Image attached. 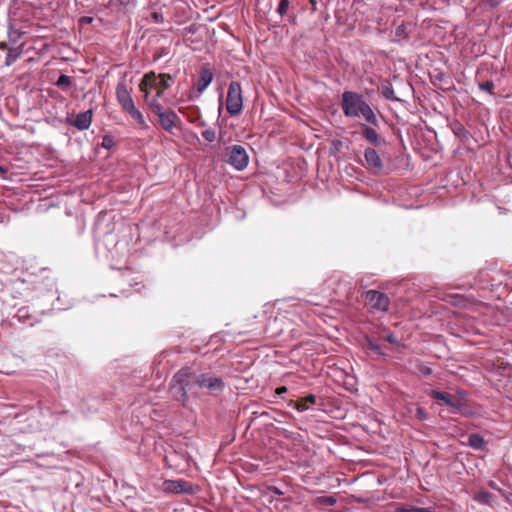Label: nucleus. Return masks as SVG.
<instances>
[{
  "label": "nucleus",
  "instance_id": "nucleus-1",
  "mask_svg": "<svg viewBox=\"0 0 512 512\" xmlns=\"http://www.w3.org/2000/svg\"><path fill=\"white\" fill-rule=\"evenodd\" d=\"M341 108L345 116L357 118L370 125H377V115L371 106L365 101L363 95L344 91L341 99Z\"/></svg>",
  "mask_w": 512,
  "mask_h": 512
},
{
  "label": "nucleus",
  "instance_id": "nucleus-2",
  "mask_svg": "<svg viewBox=\"0 0 512 512\" xmlns=\"http://www.w3.org/2000/svg\"><path fill=\"white\" fill-rule=\"evenodd\" d=\"M174 78L168 73L156 74L154 71L145 73L140 81L139 89L143 93L144 100L148 106L151 102H159L167 89L171 87Z\"/></svg>",
  "mask_w": 512,
  "mask_h": 512
},
{
  "label": "nucleus",
  "instance_id": "nucleus-3",
  "mask_svg": "<svg viewBox=\"0 0 512 512\" xmlns=\"http://www.w3.org/2000/svg\"><path fill=\"white\" fill-rule=\"evenodd\" d=\"M197 384V374L190 367H184L173 376L169 386L170 395L174 400L184 404L188 401L189 395L194 394Z\"/></svg>",
  "mask_w": 512,
  "mask_h": 512
},
{
  "label": "nucleus",
  "instance_id": "nucleus-4",
  "mask_svg": "<svg viewBox=\"0 0 512 512\" xmlns=\"http://www.w3.org/2000/svg\"><path fill=\"white\" fill-rule=\"evenodd\" d=\"M116 95L119 103L122 108L127 111L132 118H134L139 124L144 123V118L142 113L135 107L134 101L130 96L125 85H118L116 90Z\"/></svg>",
  "mask_w": 512,
  "mask_h": 512
},
{
  "label": "nucleus",
  "instance_id": "nucleus-5",
  "mask_svg": "<svg viewBox=\"0 0 512 512\" xmlns=\"http://www.w3.org/2000/svg\"><path fill=\"white\" fill-rule=\"evenodd\" d=\"M243 107V97H242V89L240 83L237 81H232L229 84L227 98H226V108L227 111L236 115L241 112Z\"/></svg>",
  "mask_w": 512,
  "mask_h": 512
},
{
  "label": "nucleus",
  "instance_id": "nucleus-6",
  "mask_svg": "<svg viewBox=\"0 0 512 512\" xmlns=\"http://www.w3.org/2000/svg\"><path fill=\"white\" fill-rule=\"evenodd\" d=\"M214 78L212 69L206 64L200 69L197 81L193 84L192 91L188 95V100L199 97L206 88L211 84Z\"/></svg>",
  "mask_w": 512,
  "mask_h": 512
},
{
  "label": "nucleus",
  "instance_id": "nucleus-7",
  "mask_svg": "<svg viewBox=\"0 0 512 512\" xmlns=\"http://www.w3.org/2000/svg\"><path fill=\"white\" fill-rule=\"evenodd\" d=\"M149 107L151 111L159 118L162 128H173L176 126L178 116L174 111L165 109L160 102H155V100L151 102V106Z\"/></svg>",
  "mask_w": 512,
  "mask_h": 512
},
{
  "label": "nucleus",
  "instance_id": "nucleus-8",
  "mask_svg": "<svg viewBox=\"0 0 512 512\" xmlns=\"http://www.w3.org/2000/svg\"><path fill=\"white\" fill-rule=\"evenodd\" d=\"M227 162L236 170L241 171L245 169L249 162V157L246 150L240 145H233L229 148Z\"/></svg>",
  "mask_w": 512,
  "mask_h": 512
},
{
  "label": "nucleus",
  "instance_id": "nucleus-9",
  "mask_svg": "<svg viewBox=\"0 0 512 512\" xmlns=\"http://www.w3.org/2000/svg\"><path fill=\"white\" fill-rule=\"evenodd\" d=\"M365 299L372 309L387 312L389 310L390 299L389 297L377 290H368L365 293Z\"/></svg>",
  "mask_w": 512,
  "mask_h": 512
},
{
  "label": "nucleus",
  "instance_id": "nucleus-10",
  "mask_svg": "<svg viewBox=\"0 0 512 512\" xmlns=\"http://www.w3.org/2000/svg\"><path fill=\"white\" fill-rule=\"evenodd\" d=\"M430 396L435 400L443 401L453 413L465 414L466 405L460 399L438 390H432Z\"/></svg>",
  "mask_w": 512,
  "mask_h": 512
},
{
  "label": "nucleus",
  "instance_id": "nucleus-11",
  "mask_svg": "<svg viewBox=\"0 0 512 512\" xmlns=\"http://www.w3.org/2000/svg\"><path fill=\"white\" fill-rule=\"evenodd\" d=\"M197 387L206 388L210 393L222 392L225 385L221 378L204 373L197 375Z\"/></svg>",
  "mask_w": 512,
  "mask_h": 512
},
{
  "label": "nucleus",
  "instance_id": "nucleus-12",
  "mask_svg": "<svg viewBox=\"0 0 512 512\" xmlns=\"http://www.w3.org/2000/svg\"><path fill=\"white\" fill-rule=\"evenodd\" d=\"M93 112L91 109L80 112L76 115L67 116V124L74 128L83 129L89 128L92 122Z\"/></svg>",
  "mask_w": 512,
  "mask_h": 512
},
{
  "label": "nucleus",
  "instance_id": "nucleus-13",
  "mask_svg": "<svg viewBox=\"0 0 512 512\" xmlns=\"http://www.w3.org/2000/svg\"><path fill=\"white\" fill-rule=\"evenodd\" d=\"M478 87L480 90L488 92L490 95H496L494 92L495 84L493 81H485L478 84ZM497 95L499 97L508 98L512 95V87L510 88H503L498 91Z\"/></svg>",
  "mask_w": 512,
  "mask_h": 512
},
{
  "label": "nucleus",
  "instance_id": "nucleus-14",
  "mask_svg": "<svg viewBox=\"0 0 512 512\" xmlns=\"http://www.w3.org/2000/svg\"><path fill=\"white\" fill-rule=\"evenodd\" d=\"M365 160L370 168L381 169L382 162L378 152L373 148H367L364 152Z\"/></svg>",
  "mask_w": 512,
  "mask_h": 512
},
{
  "label": "nucleus",
  "instance_id": "nucleus-15",
  "mask_svg": "<svg viewBox=\"0 0 512 512\" xmlns=\"http://www.w3.org/2000/svg\"><path fill=\"white\" fill-rule=\"evenodd\" d=\"M166 489L175 493L189 492L190 484L184 480H171L165 483Z\"/></svg>",
  "mask_w": 512,
  "mask_h": 512
},
{
  "label": "nucleus",
  "instance_id": "nucleus-16",
  "mask_svg": "<svg viewBox=\"0 0 512 512\" xmlns=\"http://www.w3.org/2000/svg\"><path fill=\"white\" fill-rule=\"evenodd\" d=\"M308 404H316V396L313 395V394H310L304 398H301L299 400H297L294 404H293V407L299 411V412H303V411H306L309 406Z\"/></svg>",
  "mask_w": 512,
  "mask_h": 512
},
{
  "label": "nucleus",
  "instance_id": "nucleus-17",
  "mask_svg": "<svg viewBox=\"0 0 512 512\" xmlns=\"http://www.w3.org/2000/svg\"><path fill=\"white\" fill-rule=\"evenodd\" d=\"M468 445L477 450H483L486 442L480 434L473 433L468 437Z\"/></svg>",
  "mask_w": 512,
  "mask_h": 512
},
{
  "label": "nucleus",
  "instance_id": "nucleus-18",
  "mask_svg": "<svg viewBox=\"0 0 512 512\" xmlns=\"http://www.w3.org/2000/svg\"><path fill=\"white\" fill-rule=\"evenodd\" d=\"M365 347H366L368 350H370V351L374 352L375 354L382 355V356H384V355H385V353L383 352V350H382L381 346H380L379 344H377V343L373 340V338H371V337H369V336L365 337Z\"/></svg>",
  "mask_w": 512,
  "mask_h": 512
},
{
  "label": "nucleus",
  "instance_id": "nucleus-19",
  "mask_svg": "<svg viewBox=\"0 0 512 512\" xmlns=\"http://www.w3.org/2000/svg\"><path fill=\"white\" fill-rule=\"evenodd\" d=\"M364 131V136L365 138L373 143L374 145L378 146V145H381L382 142H384V140L378 136V134L376 133V130H363Z\"/></svg>",
  "mask_w": 512,
  "mask_h": 512
},
{
  "label": "nucleus",
  "instance_id": "nucleus-20",
  "mask_svg": "<svg viewBox=\"0 0 512 512\" xmlns=\"http://www.w3.org/2000/svg\"><path fill=\"white\" fill-rule=\"evenodd\" d=\"M398 512H439L433 508L417 507V506H400Z\"/></svg>",
  "mask_w": 512,
  "mask_h": 512
},
{
  "label": "nucleus",
  "instance_id": "nucleus-21",
  "mask_svg": "<svg viewBox=\"0 0 512 512\" xmlns=\"http://www.w3.org/2000/svg\"><path fill=\"white\" fill-rule=\"evenodd\" d=\"M381 94L384 98L387 100H397V97L395 96L394 90L391 87V85L386 82L385 84H382L381 86Z\"/></svg>",
  "mask_w": 512,
  "mask_h": 512
},
{
  "label": "nucleus",
  "instance_id": "nucleus-22",
  "mask_svg": "<svg viewBox=\"0 0 512 512\" xmlns=\"http://www.w3.org/2000/svg\"><path fill=\"white\" fill-rule=\"evenodd\" d=\"M55 84L63 90H68L69 88H71L73 81L71 77L62 74L60 75Z\"/></svg>",
  "mask_w": 512,
  "mask_h": 512
},
{
  "label": "nucleus",
  "instance_id": "nucleus-23",
  "mask_svg": "<svg viewBox=\"0 0 512 512\" xmlns=\"http://www.w3.org/2000/svg\"><path fill=\"white\" fill-rule=\"evenodd\" d=\"M19 56L20 52L18 51V49H9L5 59V64L7 66H10L18 59Z\"/></svg>",
  "mask_w": 512,
  "mask_h": 512
},
{
  "label": "nucleus",
  "instance_id": "nucleus-24",
  "mask_svg": "<svg viewBox=\"0 0 512 512\" xmlns=\"http://www.w3.org/2000/svg\"><path fill=\"white\" fill-rule=\"evenodd\" d=\"M289 5H290L289 0H280L278 7H277V13L280 16L285 15L288 11Z\"/></svg>",
  "mask_w": 512,
  "mask_h": 512
},
{
  "label": "nucleus",
  "instance_id": "nucleus-25",
  "mask_svg": "<svg viewBox=\"0 0 512 512\" xmlns=\"http://www.w3.org/2000/svg\"><path fill=\"white\" fill-rule=\"evenodd\" d=\"M115 145L114 138L111 135H105L102 139L101 146L110 150Z\"/></svg>",
  "mask_w": 512,
  "mask_h": 512
},
{
  "label": "nucleus",
  "instance_id": "nucleus-26",
  "mask_svg": "<svg viewBox=\"0 0 512 512\" xmlns=\"http://www.w3.org/2000/svg\"><path fill=\"white\" fill-rule=\"evenodd\" d=\"M203 137L208 142H213L216 139V130H203Z\"/></svg>",
  "mask_w": 512,
  "mask_h": 512
},
{
  "label": "nucleus",
  "instance_id": "nucleus-27",
  "mask_svg": "<svg viewBox=\"0 0 512 512\" xmlns=\"http://www.w3.org/2000/svg\"><path fill=\"white\" fill-rule=\"evenodd\" d=\"M415 416L418 420L425 421L428 418V413L424 408L417 407Z\"/></svg>",
  "mask_w": 512,
  "mask_h": 512
},
{
  "label": "nucleus",
  "instance_id": "nucleus-28",
  "mask_svg": "<svg viewBox=\"0 0 512 512\" xmlns=\"http://www.w3.org/2000/svg\"><path fill=\"white\" fill-rule=\"evenodd\" d=\"M17 317L19 320H23L25 321L26 319H28L29 315H28V309L27 308H20L18 311H17Z\"/></svg>",
  "mask_w": 512,
  "mask_h": 512
},
{
  "label": "nucleus",
  "instance_id": "nucleus-29",
  "mask_svg": "<svg viewBox=\"0 0 512 512\" xmlns=\"http://www.w3.org/2000/svg\"><path fill=\"white\" fill-rule=\"evenodd\" d=\"M452 131H453L454 135H455L457 138L461 139V140H463V139H465V138H466V133L468 132V130H462V129H459V130H452Z\"/></svg>",
  "mask_w": 512,
  "mask_h": 512
},
{
  "label": "nucleus",
  "instance_id": "nucleus-30",
  "mask_svg": "<svg viewBox=\"0 0 512 512\" xmlns=\"http://www.w3.org/2000/svg\"><path fill=\"white\" fill-rule=\"evenodd\" d=\"M386 341L390 344H398V338L395 334L390 333L386 336Z\"/></svg>",
  "mask_w": 512,
  "mask_h": 512
},
{
  "label": "nucleus",
  "instance_id": "nucleus-31",
  "mask_svg": "<svg viewBox=\"0 0 512 512\" xmlns=\"http://www.w3.org/2000/svg\"><path fill=\"white\" fill-rule=\"evenodd\" d=\"M119 5L126 7L132 3L133 0H115Z\"/></svg>",
  "mask_w": 512,
  "mask_h": 512
},
{
  "label": "nucleus",
  "instance_id": "nucleus-32",
  "mask_svg": "<svg viewBox=\"0 0 512 512\" xmlns=\"http://www.w3.org/2000/svg\"><path fill=\"white\" fill-rule=\"evenodd\" d=\"M286 392H287V388H286L285 386L278 387V388L276 389V394H278V395H282V394H284V393H286Z\"/></svg>",
  "mask_w": 512,
  "mask_h": 512
},
{
  "label": "nucleus",
  "instance_id": "nucleus-33",
  "mask_svg": "<svg viewBox=\"0 0 512 512\" xmlns=\"http://www.w3.org/2000/svg\"><path fill=\"white\" fill-rule=\"evenodd\" d=\"M422 372H423L424 374H427V375H428V374H431L432 370H431V368H429V367H425V369H423V370H422Z\"/></svg>",
  "mask_w": 512,
  "mask_h": 512
},
{
  "label": "nucleus",
  "instance_id": "nucleus-34",
  "mask_svg": "<svg viewBox=\"0 0 512 512\" xmlns=\"http://www.w3.org/2000/svg\"><path fill=\"white\" fill-rule=\"evenodd\" d=\"M152 17L155 21H158L160 16L157 12H154V13H152Z\"/></svg>",
  "mask_w": 512,
  "mask_h": 512
},
{
  "label": "nucleus",
  "instance_id": "nucleus-35",
  "mask_svg": "<svg viewBox=\"0 0 512 512\" xmlns=\"http://www.w3.org/2000/svg\"><path fill=\"white\" fill-rule=\"evenodd\" d=\"M333 145L335 146V149L338 150L339 146L341 145V141L333 142Z\"/></svg>",
  "mask_w": 512,
  "mask_h": 512
},
{
  "label": "nucleus",
  "instance_id": "nucleus-36",
  "mask_svg": "<svg viewBox=\"0 0 512 512\" xmlns=\"http://www.w3.org/2000/svg\"><path fill=\"white\" fill-rule=\"evenodd\" d=\"M309 1H310L311 5H312L313 9H315V6L317 4L316 0H309Z\"/></svg>",
  "mask_w": 512,
  "mask_h": 512
},
{
  "label": "nucleus",
  "instance_id": "nucleus-37",
  "mask_svg": "<svg viewBox=\"0 0 512 512\" xmlns=\"http://www.w3.org/2000/svg\"><path fill=\"white\" fill-rule=\"evenodd\" d=\"M5 172H6L5 169L0 165V174L3 175Z\"/></svg>",
  "mask_w": 512,
  "mask_h": 512
},
{
  "label": "nucleus",
  "instance_id": "nucleus-38",
  "mask_svg": "<svg viewBox=\"0 0 512 512\" xmlns=\"http://www.w3.org/2000/svg\"><path fill=\"white\" fill-rule=\"evenodd\" d=\"M327 502H328L329 504H333V503L335 502V500H334V499H332V498H329V499L327 500Z\"/></svg>",
  "mask_w": 512,
  "mask_h": 512
},
{
  "label": "nucleus",
  "instance_id": "nucleus-39",
  "mask_svg": "<svg viewBox=\"0 0 512 512\" xmlns=\"http://www.w3.org/2000/svg\"><path fill=\"white\" fill-rule=\"evenodd\" d=\"M6 48V44L5 43H0V49H4Z\"/></svg>",
  "mask_w": 512,
  "mask_h": 512
},
{
  "label": "nucleus",
  "instance_id": "nucleus-40",
  "mask_svg": "<svg viewBox=\"0 0 512 512\" xmlns=\"http://www.w3.org/2000/svg\"><path fill=\"white\" fill-rule=\"evenodd\" d=\"M428 131H429V132H431V133H433L435 137L437 136V134H436V131H435V130L430 129V130H428Z\"/></svg>",
  "mask_w": 512,
  "mask_h": 512
},
{
  "label": "nucleus",
  "instance_id": "nucleus-41",
  "mask_svg": "<svg viewBox=\"0 0 512 512\" xmlns=\"http://www.w3.org/2000/svg\"><path fill=\"white\" fill-rule=\"evenodd\" d=\"M92 21V18H87L86 19V22H91Z\"/></svg>",
  "mask_w": 512,
  "mask_h": 512
},
{
  "label": "nucleus",
  "instance_id": "nucleus-42",
  "mask_svg": "<svg viewBox=\"0 0 512 512\" xmlns=\"http://www.w3.org/2000/svg\"><path fill=\"white\" fill-rule=\"evenodd\" d=\"M396 512H398V508L396 509Z\"/></svg>",
  "mask_w": 512,
  "mask_h": 512
}]
</instances>
